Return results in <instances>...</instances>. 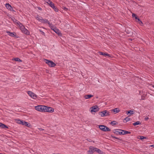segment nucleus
I'll return each mask as SVG.
<instances>
[{
	"label": "nucleus",
	"instance_id": "1",
	"mask_svg": "<svg viewBox=\"0 0 154 154\" xmlns=\"http://www.w3.org/2000/svg\"><path fill=\"white\" fill-rule=\"evenodd\" d=\"M45 107L46 108V106L43 105H38L35 107L36 110L40 112H44Z\"/></svg>",
	"mask_w": 154,
	"mask_h": 154
},
{
	"label": "nucleus",
	"instance_id": "2",
	"mask_svg": "<svg viewBox=\"0 0 154 154\" xmlns=\"http://www.w3.org/2000/svg\"><path fill=\"white\" fill-rule=\"evenodd\" d=\"M44 61L50 67H54L56 65V64L52 61L45 59Z\"/></svg>",
	"mask_w": 154,
	"mask_h": 154
},
{
	"label": "nucleus",
	"instance_id": "3",
	"mask_svg": "<svg viewBox=\"0 0 154 154\" xmlns=\"http://www.w3.org/2000/svg\"><path fill=\"white\" fill-rule=\"evenodd\" d=\"M124 131V130H122L121 129H117L114 130L113 131V132L115 134L117 135H123V132Z\"/></svg>",
	"mask_w": 154,
	"mask_h": 154
},
{
	"label": "nucleus",
	"instance_id": "4",
	"mask_svg": "<svg viewBox=\"0 0 154 154\" xmlns=\"http://www.w3.org/2000/svg\"><path fill=\"white\" fill-rule=\"evenodd\" d=\"M100 129L104 131H110V129L107 127L103 125H100L99 126Z\"/></svg>",
	"mask_w": 154,
	"mask_h": 154
},
{
	"label": "nucleus",
	"instance_id": "5",
	"mask_svg": "<svg viewBox=\"0 0 154 154\" xmlns=\"http://www.w3.org/2000/svg\"><path fill=\"white\" fill-rule=\"evenodd\" d=\"M99 114L102 117H104L110 115V112L106 110L103 111L101 112H99Z\"/></svg>",
	"mask_w": 154,
	"mask_h": 154
},
{
	"label": "nucleus",
	"instance_id": "6",
	"mask_svg": "<svg viewBox=\"0 0 154 154\" xmlns=\"http://www.w3.org/2000/svg\"><path fill=\"white\" fill-rule=\"evenodd\" d=\"M27 93L31 97L34 99H35L37 97V95L31 91H28Z\"/></svg>",
	"mask_w": 154,
	"mask_h": 154
},
{
	"label": "nucleus",
	"instance_id": "7",
	"mask_svg": "<svg viewBox=\"0 0 154 154\" xmlns=\"http://www.w3.org/2000/svg\"><path fill=\"white\" fill-rule=\"evenodd\" d=\"M91 112H96L98 111L99 110V108L97 106H94L91 108Z\"/></svg>",
	"mask_w": 154,
	"mask_h": 154
},
{
	"label": "nucleus",
	"instance_id": "8",
	"mask_svg": "<svg viewBox=\"0 0 154 154\" xmlns=\"http://www.w3.org/2000/svg\"><path fill=\"white\" fill-rule=\"evenodd\" d=\"M20 30L23 33L27 35H29V32L28 31L27 29H26L25 27H23V28L21 29Z\"/></svg>",
	"mask_w": 154,
	"mask_h": 154
},
{
	"label": "nucleus",
	"instance_id": "9",
	"mask_svg": "<svg viewBox=\"0 0 154 154\" xmlns=\"http://www.w3.org/2000/svg\"><path fill=\"white\" fill-rule=\"evenodd\" d=\"M51 8H53L54 11L57 12L58 11V8L54 6V4L52 2L49 5Z\"/></svg>",
	"mask_w": 154,
	"mask_h": 154
},
{
	"label": "nucleus",
	"instance_id": "10",
	"mask_svg": "<svg viewBox=\"0 0 154 154\" xmlns=\"http://www.w3.org/2000/svg\"><path fill=\"white\" fill-rule=\"evenodd\" d=\"M54 110L51 107H48L46 106V108L45 107V112H51L54 111Z\"/></svg>",
	"mask_w": 154,
	"mask_h": 154
},
{
	"label": "nucleus",
	"instance_id": "11",
	"mask_svg": "<svg viewBox=\"0 0 154 154\" xmlns=\"http://www.w3.org/2000/svg\"><path fill=\"white\" fill-rule=\"evenodd\" d=\"M94 149V147L91 146L90 147L89 150L88 151V154H92L93 152H95Z\"/></svg>",
	"mask_w": 154,
	"mask_h": 154
},
{
	"label": "nucleus",
	"instance_id": "12",
	"mask_svg": "<svg viewBox=\"0 0 154 154\" xmlns=\"http://www.w3.org/2000/svg\"><path fill=\"white\" fill-rule=\"evenodd\" d=\"M99 54L100 55H102L104 56H108L109 57H110V55L106 53H104L100 51L98 52Z\"/></svg>",
	"mask_w": 154,
	"mask_h": 154
},
{
	"label": "nucleus",
	"instance_id": "13",
	"mask_svg": "<svg viewBox=\"0 0 154 154\" xmlns=\"http://www.w3.org/2000/svg\"><path fill=\"white\" fill-rule=\"evenodd\" d=\"M53 30L57 34L59 35H61V33L59 30L55 27Z\"/></svg>",
	"mask_w": 154,
	"mask_h": 154
},
{
	"label": "nucleus",
	"instance_id": "14",
	"mask_svg": "<svg viewBox=\"0 0 154 154\" xmlns=\"http://www.w3.org/2000/svg\"><path fill=\"white\" fill-rule=\"evenodd\" d=\"M7 33H8L9 35L12 37H14L16 36V34L14 32H12L9 31H7Z\"/></svg>",
	"mask_w": 154,
	"mask_h": 154
},
{
	"label": "nucleus",
	"instance_id": "15",
	"mask_svg": "<svg viewBox=\"0 0 154 154\" xmlns=\"http://www.w3.org/2000/svg\"><path fill=\"white\" fill-rule=\"evenodd\" d=\"M126 113L127 115H128V117L130 116L131 115H132L134 113V112L133 111H132L131 110H130L129 111H126Z\"/></svg>",
	"mask_w": 154,
	"mask_h": 154
},
{
	"label": "nucleus",
	"instance_id": "16",
	"mask_svg": "<svg viewBox=\"0 0 154 154\" xmlns=\"http://www.w3.org/2000/svg\"><path fill=\"white\" fill-rule=\"evenodd\" d=\"M16 24L17 25H19V26L20 27V29H21L22 28H23V27H24L23 25L19 21H17V22L16 23Z\"/></svg>",
	"mask_w": 154,
	"mask_h": 154
},
{
	"label": "nucleus",
	"instance_id": "17",
	"mask_svg": "<svg viewBox=\"0 0 154 154\" xmlns=\"http://www.w3.org/2000/svg\"><path fill=\"white\" fill-rule=\"evenodd\" d=\"M5 6L8 9L10 10V11H11L12 9V8L11 6L8 3L6 4H5Z\"/></svg>",
	"mask_w": 154,
	"mask_h": 154
},
{
	"label": "nucleus",
	"instance_id": "18",
	"mask_svg": "<svg viewBox=\"0 0 154 154\" xmlns=\"http://www.w3.org/2000/svg\"><path fill=\"white\" fill-rule=\"evenodd\" d=\"M0 127L3 128H8V127L5 125L0 122Z\"/></svg>",
	"mask_w": 154,
	"mask_h": 154
},
{
	"label": "nucleus",
	"instance_id": "19",
	"mask_svg": "<svg viewBox=\"0 0 154 154\" xmlns=\"http://www.w3.org/2000/svg\"><path fill=\"white\" fill-rule=\"evenodd\" d=\"M94 149L95 152H96L98 153L102 154V152L101 150L97 148H95Z\"/></svg>",
	"mask_w": 154,
	"mask_h": 154
},
{
	"label": "nucleus",
	"instance_id": "20",
	"mask_svg": "<svg viewBox=\"0 0 154 154\" xmlns=\"http://www.w3.org/2000/svg\"><path fill=\"white\" fill-rule=\"evenodd\" d=\"M25 122V121H21L20 120H18L17 121V123H18L19 124H22L23 125H24L25 124H24V122Z\"/></svg>",
	"mask_w": 154,
	"mask_h": 154
},
{
	"label": "nucleus",
	"instance_id": "21",
	"mask_svg": "<svg viewBox=\"0 0 154 154\" xmlns=\"http://www.w3.org/2000/svg\"><path fill=\"white\" fill-rule=\"evenodd\" d=\"M93 96V95L91 94L85 95L84 96V97L85 99H88Z\"/></svg>",
	"mask_w": 154,
	"mask_h": 154
},
{
	"label": "nucleus",
	"instance_id": "22",
	"mask_svg": "<svg viewBox=\"0 0 154 154\" xmlns=\"http://www.w3.org/2000/svg\"><path fill=\"white\" fill-rule=\"evenodd\" d=\"M35 18L38 20L39 21L41 22L42 20V17L40 16H38L36 17H35Z\"/></svg>",
	"mask_w": 154,
	"mask_h": 154
},
{
	"label": "nucleus",
	"instance_id": "23",
	"mask_svg": "<svg viewBox=\"0 0 154 154\" xmlns=\"http://www.w3.org/2000/svg\"><path fill=\"white\" fill-rule=\"evenodd\" d=\"M48 24L49 27L52 30H53L55 27L53 24L52 23H50V22L48 23Z\"/></svg>",
	"mask_w": 154,
	"mask_h": 154
},
{
	"label": "nucleus",
	"instance_id": "24",
	"mask_svg": "<svg viewBox=\"0 0 154 154\" xmlns=\"http://www.w3.org/2000/svg\"><path fill=\"white\" fill-rule=\"evenodd\" d=\"M41 22L42 23H47L48 24V23L49 22L48 20H47L46 19H42V20Z\"/></svg>",
	"mask_w": 154,
	"mask_h": 154
},
{
	"label": "nucleus",
	"instance_id": "25",
	"mask_svg": "<svg viewBox=\"0 0 154 154\" xmlns=\"http://www.w3.org/2000/svg\"><path fill=\"white\" fill-rule=\"evenodd\" d=\"M114 112H115V114L118 113L120 112V110L118 108H115L112 110Z\"/></svg>",
	"mask_w": 154,
	"mask_h": 154
},
{
	"label": "nucleus",
	"instance_id": "26",
	"mask_svg": "<svg viewBox=\"0 0 154 154\" xmlns=\"http://www.w3.org/2000/svg\"><path fill=\"white\" fill-rule=\"evenodd\" d=\"M137 22L141 26L143 25V23L142 22L139 18L137 19Z\"/></svg>",
	"mask_w": 154,
	"mask_h": 154
},
{
	"label": "nucleus",
	"instance_id": "27",
	"mask_svg": "<svg viewBox=\"0 0 154 154\" xmlns=\"http://www.w3.org/2000/svg\"><path fill=\"white\" fill-rule=\"evenodd\" d=\"M14 60L16 61H18L20 62H22V60L20 59L19 58H15L13 59L12 60Z\"/></svg>",
	"mask_w": 154,
	"mask_h": 154
},
{
	"label": "nucleus",
	"instance_id": "28",
	"mask_svg": "<svg viewBox=\"0 0 154 154\" xmlns=\"http://www.w3.org/2000/svg\"><path fill=\"white\" fill-rule=\"evenodd\" d=\"M131 119L128 117H128H127L125 118V119H124L123 120V122H124V120L126 121V122L129 121L131 120Z\"/></svg>",
	"mask_w": 154,
	"mask_h": 154
},
{
	"label": "nucleus",
	"instance_id": "29",
	"mask_svg": "<svg viewBox=\"0 0 154 154\" xmlns=\"http://www.w3.org/2000/svg\"><path fill=\"white\" fill-rule=\"evenodd\" d=\"M131 132H130L124 130V131H123V135H124L126 134H130Z\"/></svg>",
	"mask_w": 154,
	"mask_h": 154
},
{
	"label": "nucleus",
	"instance_id": "30",
	"mask_svg": "<svg viewBox=\"0 0 154 154\" xmlns=\"http://www.w3.org/2000/svg\"><path fill=\"white\" fill-rule=\"evenodd\" d=\"M140 122L139 121H137L135 123L133 124V125L134 126H136L137 125H140Z\"/></svg>",
	"mask_w": 154,
	"mask_h": 154
},
{
	"label": "nucleus",
	"instance_id": "31",
	"mask_svg": "<svg viewBox=\"0 0 154 154\" xmlns=\"http://www.w3.org/2000/svg\"><path fill=\"white\" fill-rule=\"evenodd\" d=\"M132 17L133 18H134V17L135 18V19H136V20H137V19H138V18L136 16V15L135 14H134V13H133L132 14Z\"/></svg>",
	"mask_w": 154,
	"mask_h": 154
},
{
	"label": "nucleus",
	"instance_id": "32",
	"mask_svg": "<svg viewBox=\"0 0 154 154\" xmlns=\"http://www.w3.org/2000/svg\"><path fill=\"white\" fill-rule=\"evenodd\" d=\"M137 138L138 139L142 140L144 139V137L139 136Z\"/></svg>",
	"mask_w": 154,
	"mask_h": 154
},
{
	"label": "nucleus",
	"instance_id": "33",
	"mask_svg": "<svg viewBox=\"0 0 154 154\" xmlns=\"http://www.w3.org/2000/svg\"><path fill=\"white\" fill-rule=\"evenodd\" d=\"M24 124H25L24 125L27 127H29L30 126L29 123L28 122H24Z\"/></svg>",
	"mask_w": 154,
	"mask_h": 154
},
{
	"label": "nucleus",
	"instance_id": "34",
	"mask_svg": "<svg viewBox=\"0 0 154 154\" xmlns=\"http://www.w3.org/2000/svg\"><path fill=\"white\" fill-rule=\"evenodd\" d=\"M110 124L113 125H116L117 124V122L116 121H113Z\"/></svg>",
	"mask_w": 154,
	"mask_h": 154
},
{
	"label": "nucleus",
	"instance_id": "35",
	"mask_svg": "<svg viewBox=\"0 0 154 154\" xmlns=\"http://www.w3.org/2000/svg\"><path fill=\"white\" fill-rule=\"evenodd\" d=\"M150 147H152L153 148H154V144L153 145H152L148 146H146V148L148 149L149 148H150Z\"/></svg>",
	"mask_w": 154,
	"mask_h": 154
},
{
	"label": "nucleus",
	"instance_id": "36",
	"mask_svg": "<svg viewBox=\"0 0 154 154\" xmlns=\"http://www.w3.org/2000/svg\"><path fill=\"white\" fill-rule=\"evenodd\" d=\"M45 2L47 3L49 5L52 2L50 0H45Z\"/></svg>",
	"mask_w": 154,
	"mask_h": 154
},
{
	"label": "nucleus",
	"instance_id": "37",
	"mask_svg": "<svg viewBox=\"0 0 154 154\" xmlns=\"http://www.w3.org/2000/svg\"><path fill=\"white\" fill-rule=\"evenodd\" d=\"M12 20L13 22H15L16 23L17 22V21H18V20H17L14 18H13L12 19Z\"/></svg>",
	"mask_w": 154,
	"mask_h": 154
},
{
	"label": "nucleus",
	"instance_id": "38",
	"mask_svg": "<svg viewBox=\"0 0 154 154\" xmlns=\"http://www.w3.org/2000/svg\"><path fill=\"white\" fill-rule=\"evenodd\" d=\"M38 129L39 130V131H42L44 130V129H42V128H39Z\"/></svg>",
	"mask_w": 154,
	"mask_h": 154
},
{
	"label": "nucleus",
	"instance_id": "39",
	"mask_svg": "<svg viewBox=\"0 0 154 154\" xmlns=\"http://www.w3.org/2000/svg\"><path fill=\"white\" fill-rule=\"evenodd\" d=\"M40 31L42 32L43 35H45V33L43 32L42 31H41L40 30Z\"/></svg>",
	"mask_w": 154,
	"mask_h": 154
},
{
	"label": "nucleus",
	"instance_id": "40",
	"mask_svg": "<svg viewBox=\"0 0 154 154\" xmlns=\"http://www.w3.org/2000/svg\"><path fill=\"white\" fill-rule=\"evenodd\" d=\"M38 8L39 10H41V11L42 10V8H40V7H38Z\"/></svg>",
	"mask_w": 154,
	"mask_h": 154
},
{
	"label": "nucleus",
	"instance_id": "41",
	"mask_svg": "<svg viewBox=\"0 0 154 154\" xmlns=\"http://www.w3.org/2000/svg\"><path fill=\"white\" fill-rule=\"evenodd\" d=\"M63 9H64L65 10H66V11L67 10V8L65 7H64L63 8Z\"/></svg>",
	"mask_w": 154,
	"mask_h": 154
},
{
	"label": "nucleus",
	"instance_id": "42",
	"mask_svg": "<svg viewBox=\"0 0 154 154\" xmlns=\"http://www.w3.org/2000/svg\"><path fill=\"white\" fill-rule=\"evenodd\" d=\"M148 119H149L147 117H145V121L147 120Z\"/></svg>",
	"mask_w": 154,
	"mask_h": 154
},
{
	"label": "nucleus",
	"instance_id": "43",
	"mask_svg": "<svg viewBox=\"0 0 154 154\" xmlns=\"http://www.w3.org/2000/svg\"><path fill=\"white\" fill-rule=\"evenodd\" d=\"M111 136H112V138H115V139H116V137H115V136H112V135H111Z\"/></svg>",
	"mask_w": 154,
	"mask_h": 154
},
{
	"label": "nucleus",
	"instance_id": "44",
	"mask_svg": "<svg viewBox=\"0 0 154 154\" xmlns=\"http://www.w3.org/2000/svg\"><path fill=\"white\" fill-rule=\"evenodd\" d=\"M116 139H119L117 137H116Z\"/></svg>",
	"mask_w": 154,
	"mask_h": 154
},
{
	"label": "nucleus",
	"instance_id": "45",
	"mask_svg": "<svg viewBox=\"0 0 154 154\" xmlns=\"http://www.w3.org/2000/svg\"><path fill=\"white\" fill-rule=\"evenodd\" d=\"M11 11H15L14 10H12Z\"/></svg>",
	"mask_w": 154,
	"mask_h": 154
},
{
	"label": "nucleus",
	"instance_id": "46",
	"mask_svg": "<svg viewBox=\"0 0 154 154\" xmlns=\"http://www.w3.org/2000/svg\"><path fill=\"white\" fill-rule=\"evenodd\" d=\"M145 139H146V137H145Z\"/></svg>",
	"mask_w": 154,
	"mask_h": 154
},
{
	"label": "nucleus",
	"instance_id": "47",
	"mask_svg": "<svg viewBox=\"0 0 154 154\" xmlns=\"http://www.w3.org/2000/svg\"><path fill=\"white\" fill-rule=\"evenodd\" d=\"M152 87L154 88V87H153V86H152Z\"/></svg>",
	"mask_w": 154,
	"mask_h": 154
}]
</instances>
